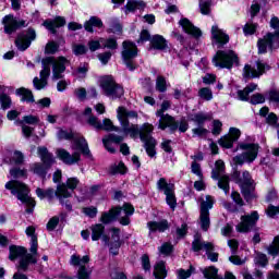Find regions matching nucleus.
<instances>
[{
  "label": "nucleus",
  "mask_w": 279,
  "mask_h": 279,
  "mask_svg": "<svg viewBox=\"0 0 279 279\" xmlns=\"http://www.w3.org/2000/svg\"><path fill=\"white\" fill-rule=\"evenodd\" d=\"M117 112L122 132L131 136V138H136V136H140L141 141L145 145L147 155L150 158H154L156 156V140L151 137L154 125L150 123H144L141 129H138L136 124L130 123L132 119H138V113L136 111H131L123 107H119Z\"/></svg>",
  "instance_id": "obj_1"
},
{
  "label": "nucleus",
  "mask_w": 279,
  "mask_h": 279,
  "mask_svg": "<svg viewBox=\"0 0 279 279\" xmlns=\"http://www.w3.org/2000/svg\"><path fill=\"white\" fill-rule=\"evenodd\" d=\"M70 62L64 57L53 58L48 57L43 59L41 65L43 69L39 72L38 76L34 77L33 86L36 90H43V88H47L49 76L51 75V66H52V80H62V73L66 71V66H69Z\"/></svg>",
  "instance_id": "obj_2"
},
{
  "label": "nucleus",
  "mask_w": 279,
  "mask_h": 279,
  "mask_svg": "<svg viewBox=\"0 0 279 279\" xmlns=\"http://www.w3.org/2000/svg\"><path fill=\"white\" fill-rule=\"evenodd\" d=\"M72 149L74 153L71 155V153H69L66 149L58 148L56 151L57 158H59V160H61V162L64 165H76V162H80V151H82L83 156H90L88 143H86L84 137L75 140Z\"/></svg>",
  "instance_id": "obj_3"
},
{
  "label": "nucleus",
  "mask_w": 279,
  "mask_h": 279,
  "mask_svg": "<svg viewBox=\"0 0 279 279\" xmlns=\"http://www.w3.org/2000/svg\"><path fill=\"white\" fill-rule=\"evenodd\" d=\"M4 187L7 191H11L12 195H15L22 204H25L26 213L28 215H32L34 213V206H36V201L29 196V189L25 183L16 181V180H11L5 183Z\"/></svg>",
  "instance_id": "obj_4"
},
{
  "label": "nucleus",
  "mask_w": 279,
  "mask_h": 279,
  "mask_svg": "<svg viewBox=\"0 0 279 279\" xmlns=\"http://www.w3.org/2000/svg\"><path fill=\"white\" fill-rule=\"evenodd\" d=\"M134 215V206L124 204L122 207H113L109 211L101 214L100 222L108 225L112 223L117 217H120L121 226H130V217Z\"/></svg>",
  "instance_id": "obj_5"
},
{
  "label": "nucleus",
  "mask_w": 279,
  "mask_h": 279,
  "mask_svg": "<svg viewBox=\"0 0 279 279\" xmlns=\"http://www.w3.org/2000/svg\"><path fill=\"white\" fill-rule=\"evenodd\" d=\"M270 27L275 29V33H268L263 39L258 40V52L267 53V51H274L278 47L279 43V19L274 16L270 20Z\"/></svg>",
  "instance_id": "obj_6"
},
{
  "label": "nucleus",
  "mask_w": 279,
  "mask_h": 279,
  "mask_svg": "<svg viewBox=\"0 0 279 279\" xmlns=\"http://www.w3.org/2000/svg\"><path fill=\"white\" fill-rule=\"evenodd\" d=\"M238 149L242 154L233 157V163L243 166L245 162L252 165L256 158H258V144L242 142L238 144Z\"/></svg>",
  "instance_id": "obj_7"
},
{
  "label": "nucleus",
  "mask_w": 279,
  "mask_h": 279,
  "mask_svg": "<svg viewBox=\"0 0 279 279\" xmlns=\"http://www.w3.org/2000/svg\"><path fill=\"white\" fill-rule=\"evenodd\" d=\"M9 260H16V258H20V265L19 269H22L23 271L27 270V267H29V264L36 265L38 260L36 259L37 254H29L27 253V250L23 246H16L11 245L9 247Z\"/></svg>",
  "instance_id": "obj_8"
},
{
  "label": "nucleus",
  "mask_w": 279,
  "mask_h": 279,
  "mask_svg": "<svg viewBox=\"0 0 279 279\" xmlns=\"http://www.w3.org/2000/svg\"><path fill=\"white\" fill-rule=\"evenodd\" d=\"M38 156L43 163H33L31 166V171L36 173V175L45 178V175H47V169H49V167L56 162V158H53V155L49 153L47 147H39Z\"/></svg>",
  "instance_id": "obj_9"
},
{
  "label": "nucleus",
  "mask_w": 279,
  "mask_h": 279,
  "mask_svg": "<svg viewBox=\"0 0 279 279\" xmlns=\"http://www.w3.org/2000/svg\"><path fill=\"white\" fill-rule=\"evenodd\" d=\"M213 64L217 69H231L239 64V57L232 50H218L213 58Z\"/></svg>",
  "instance_id": "obj_10"
},
{
  "label": "nucleus",
  "mask_w": 279,
  "mask_h": 279,
  "mask_svg": "<svg viewBox=\"0 0 279 279\" xmlns=\"http://www.w3.org/2000/svg\"><path fill=\"white\" fill-rule=\"evenodd\" d=\"M169 108H171V101L163 100L161 108L156 111V117L160 118L158 129L165 130L166 128H169L170 132H175V130H178V122H175V118L169 114H165Z\"/></svg>",
  "instance_id": "obj_11"
},
{
  "label": "nucleus",
  "mask_w": 279,
  "mask_h": 279,
  "mask_svg": "<svg viewBox=\"0 0 279 279\" xmlns=\"http://www.w3.org/2000/svg\"><path fill=\"white\" fill-rule=\"evenodd\" d=\"M100 88H102L104 94L111 99H119L120 97H123V87L118 85L112 76L101 77Z\"/></svg>",
  "instance_id": "obj_12"
},
{
  "label": "nucleus",
  "mask_w": 279,
  "mask_h": 279,
  "mask_svg": "<svg viewBox=\"0 0 279 279\" xmlns=\"http://www.w3.org/2000/svg\"><path fill=\"white\" fill-rule=\"evenodd\" d=\"M226 163L223 160H217L215 163V169L213 170L211 178L218 181V186L225 192L226 195L230 193V178L225 175Z\"/></svg>",
  "instance_id": "obj_13"
},
{
  "label": "nucleus",
  "mask_w": 279,
  "mask_h": 279,
  "mask_svg": "<svg viewBox=\"0 0 279 279\" xmlns=\"http://www.w3.org/2000/svg\"><path fill=\"white\" fill-rule=\"evenodd\" d=\"M90 263V257L87 255L80 257V255H72L70 258V265L73 267H78L77 270V279H90V274H93V270L86 265Z\"/></svg>",
  "instance_id": "obj_14"
},
{
  "label": "nucleus",
  "mask_w": 279,
  "mask_h": 279,
  "mask_svg": "<svg viewBox=\"0 0 279 279\" xmlns=\"http://www.w3.org/2000/svg\"><path fill=\"white\" fill-rule=\"evenodd\" d=\"M193 252H199L202 250L206 251L207 258L211 260V263H217L219 260V254L215 253V245L213 242H204L199 235H196L192 243Z\"/></svg>",
  "instance_id": "obj_15"
},
{
  "label": "nucleus",
  "mask_w": 279,
  "mask_h": 279,
  "mask_svg": "<svg viewBox=\"0 0 279 279\" xmlns=\"http://www.w3.org/2000/svg\"><path fill=\"white\" fill-rule=\"evenodd\" d=\"M271 66L269 64L263 62V61H257L255 65H248L246 64L243 69V77L244 80H254L256 77H260L264 73H267Z\"/></svg>",
  "instance_id": "obj_16"
},
{
  "label": "nucleus",
  "mask_w": 279,
  "mask_h": 279,
  "mask_svg": "<svg viewBox=\"0 0 279 279\" xmlns=\"http://www.w3.org/2000/svg\"><path fill=\"white\" fill-rule=\"evenodd\" d=\"M122 47V60L126 64L129 71H134L135 68L132 64V60L138 56V48H136V44L132 41H123Z\"/></svg>",
  "instance_id": "obj_17"
},
{
  "label": "nucleus",
  "mask_w": 279,
  "mask_h": 279,
  "mask_svg": "<svg viewBox=\"0 0 279 279\" xmlns=\"http://www.w3.org/2000/svg\"><path fill=\"white\" fill-rule=\"evenodd\" d=\"M258 219V211H253L251 215L242 216L241 221L235 227L236 232H250V230H252L256 226Z\"/></svg>",
  "instance_id": "obj_18"
},
{
  "label": "nucleus",
  "mask_w": 279,
  "mask_h": 279,
  "mask_svg": "<svg viewBox=\"0 0 279 279\" xmlns=\"http://www.w3.org/2000/svg\"><path fill=\"white\" fill-rule=\"evenodd\" d=\"M240 186L242 189V195L245 197L247 202L254 197V180H252V174L250 172L244 171L242 173V178L240 179Z\"/></svg>",
  "instance_id": "obj_19"
},
{
  "label": "nucleus",
  "mask_w": 279,
  "mask_h": 279,
  "mask_svg": "<svg viewBox=\"0 0 279 279\" xmlns=\"http://www.w3.org/2000/svg\"><path fill=\"white\" fill-rule=\"evenodd\" d=\"M110 232V240L108 236L104 235L102 241H105L106 243H110V253L113 256H117V254H119V248L121 247V230L119 228H111Z\"/></svg>",
  "instance_id": "obj_20"
},
{
  "label": "nucleus",
  "mask_w": 279,
  "mask_h": 279,
  "mask_svg": "<svg viewBox=\"0 0 279 279\" xmlns=\"http://www.w3.org/2000/svg\"><path fill=\"white\" fill-rule=\"evenodd\" d=\"M230 43V36L226 34V31L221 29L219 25L211 26V45H217L218 48L223 47Z\"/></svg>",
  "instance_id": "obj_21"
},
{
  "label": "nucleus",
  "mask_w": 279,
  "mask_h": 279,
  "mask_svg": "<svg viewBox=\"0 0 279 279\" xmlns=\"http://www.w3.org/2000/svg\"><path fill=\"white\" fill-rule=\"evenodd\" d=\"M34 40H36V31L28 28L26 33L17 37L15 44L20 51H25Z\"/></svg>",
  "instance_id": "obj_22"
},
{
  "label": "nucleus",
  "mask_w": 279,
  "mask_h": 279,
  "mask_svg": "<svg viewBox=\"0 0 279 279\" xmlns=\"http://www.w3.org/2000/svg\"><path fill=\"white\" fill-rule=\"evenodd\" d=\"M2 23L4 25L5 34H13L19 27H25V21L16 20L14 15H7L3 17Z\"/></svg>",
  "instance_id": "obj_23"
},
{
  "label": "nucleus",
  "mask_w": 279,
  "mask_h": 279,
  "mask_svg": "<svg viewBox=\"0 0 279 279\" xmlns=\"http://www.w3.org/2000/svg\"><path fill=\"white\" fill-rule=\"evenodd\" d=\"M179 25H181L183 32H185V34H189V36H192V38H202V29L193 25V23H191L189 19H181L179 21Z\"/></svg>",
  "instance_id": "obj_24"
},
{
  "label": "nucleus",
  "mask_w": 279,
  "mask_h": 279,
  "mask_svg": "<svg viewBox=\"0 0 279 279\" xmlns=\"http://www.w3.org/2000/svg\"><path fill=\"white\" fill-rule=\"evenodd\" d=\"M46 197L48 199H53V197H58L60 202H62V199L71 197V192H69L65 184H61L57 187L56 192L53 191V189L46 190Z\"/></svg>",
  "instance_id": "obj_25"
},
{
  "label": "nucleus",
  "mask_w": 279,
  "mask_h": 279,
  "mask_svg": "<svg viewBox=\"0 0 279 279\" xmlns=\"http://www.w3.org/2000/svg\"><path fill=\"white\" fill-rule=\"evenodd\" d=\"M25 156L20 150L7 151L2 158V162L5 165H23Z\"/></svg>",
  "instance_id": "obj_26"
},
{
  "label": "nucleus",
  "mask_w": 279,
  "mask_h": 279,
  "mask_svg": "<svg viewBox=\"0 0 279 279\" xmlns=\"http://www.w3.org/2000/svg\"><path fill=\"white\" fill-rule=\"evenodd\" d=\"M26 236L31 239L29 252L33 254H38V235H36V227L29 226L25 230Z\"/></svg>",
  "instance_id": "obj_27"
},
{
  "label": "nucleus",
  "mask_w": 279,
  "mask_h": 279,
  "mask_svg": "<svg viewBox=\"0 0 279 279\" xmlns=\"http://www.w3.org/2000/svg\"><path fill=\"white\" fill-rule=\"evenodd\" d=\"M203 274H204V277L207 279H236V277L232 272H229V271H227L225 274V278L221 276H218L217 268H215L213 266L205 268Z\"/></svg>",
  "instance_id": "obj_28"
},
{
  "label": "nucleus",
  "mask_w": 279,
  "mask_h": 279,
  "mask_svg": "<svg viewBox=\"0 0 279 279\" xmlns=\"http://www.w3.org/2000/svg\"><path fill=\"white\" fill-rule=\"evenodd\" d=\"M122 141L123 136L114 134H109L107 137L102 138L104 146L110 154H114L116 151L114 147H112V143H116L118 145Z\"/></svg>",
  "instance_id": "obj_29"
},
{
  "label": "nucleus",
  "mask_w": 279,
  "mask_h": 279,
  "mask_svg": "<svg viewBox=\"0 0 279 279\" xmlns=\"http://www.w3.org/2000/svg\"><path fill=\"white\" fill-rule=\"evenodd\" d=\"M147 228L150 232H167L169 230V221H149L147 222Z\"/></svg>",
  "instance_id": "obj_30"
},
{
  "label": "nucleus",
  "mask_w": 279,
  "mask_h": 279,
  "mask_svg": "<svg viewBox=\"0 0 279 279\" xmlns=\"http://www.w3.org/2000/svg\"><path fill=\"white\" fill-rule=\"evenodd\" d=\"M150 47L151 49H157L158 51H165L167 49V39L162 37V35H154L150 38Z\"/></svg>",
  "instance_id": "obj_31"
},
{
  "label": "nucleus",
  "mask_w": 279,
  "mask_h": 279,
  "mask_svg": "<svg viewBox=\"0 0 279 279\" xmlns=\"http://www.w3.org/2000/svg\"><path fill=\"white\" fill-rule=\"evenodd\" d=\"M63 25H66V20L61 16L57 17L53 21L44 22V27H46V29H49V32H51L52 34H56V27H63Z\"/></svg>",
  "instance_id": "obj_32"
},
{
  "label": "nucleus",
  "mask_w": 279,
  "mask_h": 279,
  "mask_svg": "<svg viewBox=\"0 0 279 279\" xmlns=\"http://www.w3.org/2000/svg\"><path fill=\"white\" fill-rule=\"evenodd\" d=\"M258 88L257 84H250L243 90H238V99L240 101H250V94Z\"/></svg>",
  "instance_id": "obj_33"
},
{
  "label": "nucleus",
  "mask_w": 279,
  "mask_h": 279,
  "mask_svg": "<svg viewBox=\"0 0 279 279\" xmlns=\"http://www.w3.org/2000/svg\"><path fill=\"white\" fill-rule=\"evenodd\" d=\"M93 27H98V29H100V27H104V22L101 21V19L97 16H92L89 21L85 22L84 28L90 34H93L94 32Z\"/></svg>",
  "instance_id": "obj_34"
},
{
  "label": "nucleus",
  "mask_w": 279,
  "mask_h": 279,
  "mask_svg": "<svg viewBox=\"0 0 279 279\" xmlns=\"http://www.w3.org/2000/svg\"><path fill=\"white\" fill-rule=\"evenodd\" d=\"M92 230V241H99L106 232V227L101 223H96L90 227Z\"/></svg>",
  "instance_id": "obj_35"
},
{
  "label": "nucleus",
  "mask_w": 279,
  "mask_h": 279,
  "mask_svg": "<svg viewBox=\"0 0 279 279\" xmlns=\"http://www.w3.org/2000/svg\"><path fill=\"white\" fill-rule=\"evenodd\" d=\"M154 276L156 279H166L167 278V266L165 262H158L154 267Z\"/></svg>",
  "instance_id": "obj_36"
},
{
  "label": "nucleus",
  "mask_w": 279,
  "mask_h": 279,
  "mask_svg": "<svg viewBox=\"0 0 279 279\" xmlns=\"http://www.w3.org/2000/svg\"><path fill=\"white\" fill-rule=\"evenodd\" d=\"M158 191H161L165 195H169L172 191H174V185L167 182V179L161 178L157 182Z\"/></svg>",
  "instance_id": "obj_37"
},
{
  "label": "nucleus",
  "mask_w": 279,
  "mask_h": 279,
  "mask_svg": "<svg viewBox=\"0 0 279 279\" xmlns=\"http://www.w3.org/2000/svg\"><path fill=\"white\" fill-rule=\"evenodd\" d=\"M15 93L22 97V101H26V104H34V94L29 89L21 87L16 89Z\"/></svg>",
  "instance_id": "obj_38"
},
{
  "label": "nucleus",
  "mask_w": 279,
  "mask_h": 279,
  "mask_svg": "<svg viewBox=\"0 0 279 279\" xmlns=\"http://www.w3.org/2000/svg\"><path fill=\"white\" fill-rule=\"evenodd\" d=\"M213 116L210 113L198 112L192 116L191 121H193L196 125H204L206 121H210Z\"/></svg>",
  "instance_id": "obj_39"
},
{
  "label": "nucleus",
  "mask_w": 279,
  "mask_h": 279,
  "mask_svg": "<svg viewBox=\"0 0 279 279\" xmlns=\"http://www.w3.org/2000/svg\"><path fill=\"white\" fill-rule=\"evenodd\" d=\"M141 8H145V2L138 0H128L125 5V14L130 12H134V10H141Z\"/></svg>",
  "instance_id": "obj_40"
},
{
  "label": "nucleus",
  "mask_w": 279,
  "mask_h": 279,
  "mask_svg": "<svg viewBox=\"0 0 279 279\" xmlns=\"http://www.w3.org/2000/svg\"><path fill=\"white\" fill-rule=\"evenodd\" d=\"M215 204V198L210 195L201 198V211L209 213Z\"/></svg>",
  "instance_id": "obj_41"
},
{
  "label": "nucleus",
  "mask_w": 279,
  "mask_h": 279,
  "mask_svg": "<svg viewBox=\"0 0 279 279\" xmlns=\"http://www.w3.org/2000/svg\"><path fill=\"white\" fill-rule=\"evenodd\" d=\"M199 221L202 230L208 232V228H210V211H201Z\"/></svg>",
  "instance_id": "obj_42"
},
{
  "label": "nucleus",
  "mask_w": 279,
  "mask_h": 279,
  "mask_svg": "<svg viewBox=\"0 0 279 279\" xmlns=\"http://www.w3.org/2000/svg\"><path fill=\"white\" fill-rule=\"evenodd\" d=\"M100 43L104 49H110L111 51H114V49L119 48V44L117 43V39L112 37H109L107 39L100 38Z\"/></svg>",
  "instance_id": "obj_43"
},
{
  "label": "nucleus",
  "mask_w": 279,
  "mask_h": 279,
  "mask_svg": "<svg viewBox=\"0 0 279 279\" xmlns=\"http://www.w3.org/2000/svg\"><path fill=\"white\" fill-rule=\"evenodd\" d=\"M198 97L204 101H213V90L208 87H203L198 90Z\"/></svg>",
  "instance_id": "obj_44"
},
{
  "label": "nucleus",
  "mask_w": 279,
  "mask_h": 279,
  "mask_svg": "<svg viewBox=\"0 0 279 279\" xmlns=\"http://www.w3.org/2000/svg\"><path fill=\"white\" fill-rule=\"evenodd\" d=\"M101 130H105L106 132H119V128L114 126L112 120L108 118L102 121Z\"/></svg>",
  "instance_id": "obj_45"
},
{
  "label": "nucleus",
  "mask_w": 279,
  "mask_h": 279,
  "mask_svg": "<svg viewBox=\"0 0 279 279\" xmlns=\"http://www.w3.org/2000/svg\"><path fill=\"white\" fill-rule=\"evenodd\" d=\"M72 73H73L74 77H78V78L86 77V74L88 73V64H81Z\"/></svg>",
  "instance_id": "obj_46"
},
{
  "label": "nucleus",
  "mask_w": 279,
  "mask_h": 279,
  "mask_svg": "<svg viewBox=\"0 0 279 279\" xmlns=\"http://www.w3.org/2000/svg\"><path fill=\"white\" fill-rule=\"evenodd\" d=\"M0 104L2 110H8L12 107V98L8 94H1L0 95Z\"/></svg>",
  "instance_id": "obj_47"
},
{
  "label": "nucleus",
  "mask_w": 279,
  "mask_h": 279,
  "mask_svg": "<svg viewBox=\"0 0 279 279\" xmlns=\"http://www.w3.org/2000/svg\"><path fill=\"white\" fill-rule=\"evenodd\" d=\"M156 90L159 93L167 92V80L163 76H157L156 78Z\"/></svg>",
  "instance_id": "obj_48"
},
{
  "label": "nucleus",
  "mask_w": 279,
  "mask_h": 279,
  "mask_svg": "<svg viewBox=\"0 0 279 279\" xmlns=\"http://www.w3.org/2000/svg\"><path fill=\"white\" fill-rule=\"evenodd\" d=\"M159 254L162 256H169L173 252V245L169 242H165L161 246L158 247Z\"/></svg>",
  "instance_id": "obj_49"
},
{
  "label": "nucleus",
  "mask_w": 279,
  "mask_h": 279,
  "mask_svg": "<svg viewBox=\"0 0 279 279\" xmlns=\"http://www.w3.org/2000/svg\"><path fill=\"white\" fill-rule=\"evenodd\" d=\"M268 254L270 256H278L279 254V235L275 238L272 244L268 246Z\"/></svg>",
  "instance_id": "obj_50"
},
{
  "label": "nucleus",
  "mask_w": 279,
  "mask_h": 279,
  "mask_svg": "<svg viewBox=\"0 0 279 279\" xmlns=\"http://www.w3.org/2000/svg\"><path fill=\"white\" fill-rule=\"evenodd\" d=\"M11 178H14L15 180L19 178H27V170L25 169H19V168H12L10 170Z\"/></svg>",
  "instance_id": "obj_51"
},
{
  "label": "nucleus",
  "mask_w": 279,
  "mask_h": 279,
  "mask_svg": "<svg viewBox=\"0 0 279 279\" xmlns=\"http://www.w3.org/2000/svg\"><path fill=\"white\" fill-rule=\"evenodd\" d=\"M220 147H225L226 149H230L232 147V145H234V142L232 141V137H230L229 135H225L222 136L219 141H218Z\"/></svg>",
  "instance_id": "obj_52"
},
{
  "label": "nucleus",
  "mask_w": 279,
  "mask_h": 279,
  "mask_svg": "<svg viewBox=\"0 0 279 279\" xmlns=\"http://www.w3.org/2000/svg\"><path fill=\"white\" fill-rule=\"evenodd\" d=\"M166 195V202L168 204V206H170V208H172V210L175 208V206H178V202L175 201V192L174 190H172L169 194H165Z\"/></svg>",
  "instance_id": "obj_53"
},
{
  "label": "nucleus",
  "mask_w": 279,
  "mask_h": 279,
  "mask_svg": "<svg viewBox=\"0 0 279 279\" xmlns=\"http://www.w3.org/2000/svg\"><path fill=\"white\" fill-rule=\"evenodd\" d=\"M210 5H213V0L201 1V14H210Z\"/></svg>",
  "instance_id": "obj_54"
},
{
  "label": "nucleus",
  "mask_w": 279,
  "mask_h": 279,
  "mask_svg": "<svg viewBox=\"0 0 279 279\" xmlns=\"http://www.w3.org/2000/svg\"><path fill=\"white\" fill-rule=\"evenodd\" d=\"M193 271H195V268H193V266H191L190 269H187V270L179 269V270L177 271L178 278H179V279H187V278H191V276L193 275Z\"/></svg>",
  "instance_id": "obj_55"
},
{
  "label": "nucleus",
  "mask_w": 279,
  "mask_h": 279,
  "mask_svg": "<svg viewBox=\"0 0 279 279\" xmlns=\"http://www.w3.org/2000/svg\"><path fill=\"white\" fill-rule=\"evenodd\" d=\"M255 263L256 265H260V267H266L269 260L267 259V255L263 253H256Z\"/></svg>",
  "instance_id": "obj_56"
},
{
  "label": "nucleus",
  "mask_w": 279,
  "mask_h": 279,
  "mask_svg": "<svg viewBox=\"0 0 279 279\" xmlns=\"http://www.w3.org/2000/svg\"><path fill=\"white\" fill-rule=\"evenodd\" d=\"M72 51H73L74 56H84V53H86L87 49H86V46H84L82 44H74L72 46Z\"/></svg>",
  "instance_id": "obj_57"
},
{
  "label": "nucleus",
  "mask_w": 279,
  "mask_h": 279,
  "mask_svg": "<svg viewBox=\"0 0 279 279\" xmlns=\"http://www.w3.org/2000/svg\"><path fill=\"white\" fill-rule=\"evenodd\" d=\"M87 123H88V125H90L95 130H101V121H99V118H97L95 116H90L87 119Z\"/></svg>",
  "instance_id": "obj_58"
},
{
  "label": "nucleus",
  "mask_w": 279,
  "mask_h": 279,
  "mask_svg": "<svg viewBox=\"0 0 279 279\" xmlns=\"http://www.w3.org/2000/svg\"><path fill=\"white\" fill-rule=\"evenodd\" d=\"M83 214L86 215V217H89L90 219H95V217H97V207H84L82 209Z\"/></svg>",
  "instance_id": "obj_59"
},
{
  "label": "nucleus",
  "mask_w": 279,
  "mask_h": 279,
  "mask_svg": "<svg viewBox=\"0 0 279 279\" xmlns=\"http://www.w3.org/2000/svg\"><path fill=\"white\" fill-rule=\"evenodd\" d=\"M39 119L38 117H35V116H25L23 119H22V122L21 123H26L28 125H36V123H39Z\"/></svg>",
  "instance_id": "obj_60"
},
{
  "label": "nucleus",
  "mask_w": 279,
  "mask_h": 279,
  "mask_svg": "<svg viewBox=\"0 0 279 279\" xmlns=\"http://www.w3.org/2000/svg\"><path fill=\"white\" fill-rule=\"evenodd\" d=\"M250 101L253 106L265 104V96H263V94H255L251 97Z\"/></svg>",
  "instance_id": "obj_61"
},
{
  "label": "nucleus",
  "mask_w": 279,
  "mask_h": 279,
  "mask_svg": "<svg viewBox=\"0 0 279 279\" xmlns=\"http://www.w3.org/2000/svg\"><path fill=\"white\" fill-rule=\"evenodd\" d=\"M229 136H230L231 141L234 143L238 138H241V130H239L236 128H230Z\"/></svg>",
  "instance_id": "obj_62"
},
{
  "label": "nucleus",
  "mask_w": 279,
  "mask_h": 279,
  "mask_svg": "<svg viewBox=\"0 0 279 279\" xmlns=\"http://www.w3.org/2000/svg\"><path fill=\"white\" fill-rule=\"evenodd\" d=\"M74 95L77 99H80V101H84V99H86V88L84 87H78L74 90Z\"/></svg>",
  "instance_id": "obj_63"
},
{
  "label": "nucleus",
  "mask_w": 279,
  "mask_h": 279,
  "mask_svg": "<svg viewBox=\"0 0 279 279\" xmlns=\"http://www.w3.org/2000/svg\"><path fill=\"white\" fill-rule=\"evenodd\" d=\"M59 46L56 41H50L46 45V53H56L58 51Z\"/></svg>",
  "instance_id": "obj_64"
}]
</instances>
